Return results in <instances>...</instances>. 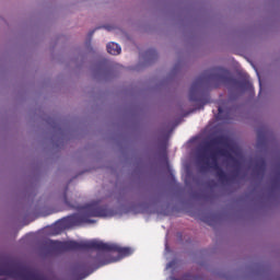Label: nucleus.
<instances>
[{
	"instance_id": "20e7f679",
	"label": "nucleus",
	"mask_w": 280,
	"mask_h": 280,
	"mask_svg": "<svg viewBox=\"0 0 280 280\" xmlns=\"http://www.w3.org/2000/svg\"><path fill=\"white\" fill-rule=\"evenodd\" d=\"M107 51L112 56H119L121 54V47L117 43H109L107 44Z\"/></svg>"
},
{
	"instance_id": "f257e3e1",
	"label": "nucleus",
	"mask_w": 280,
	"mask_h": 280,
	"mask_svg": "<svg viewBox=\"0 0 280 280\" xmlns=\"http://www.w3.org/2000/svg\"><path fill=\"white\" fill-rule=\"evenodd\" d=\"M61 248H63V250H80L84 248H94L95 250H114L121 257H128V255H132V248L130 247H119L117 245L103 243L101 241H83L80 243L75 241H69L62 243Z\"/></svg>"
},
{
	"instance_id": "39448f33",
	"label": "nucleus",
	"mask_w": 280,
	"mask_h": 280,
	"mask_svg": "<svg viewBox=\"0 0 280 280\" xmlns=\"http://www.w3.org/2000/svg\"><path fill=\"white\" fill-rule=\"evenodd\" d=\"M112 261H119V258H113L112 260L104 262L103 266H105V264H112Z\"/></svg>"
},
{
	"instance_id": "f03ea898",
	"label": "nucleus",
	"mask_w": 280,
	"mask_h": 280,
	"mask_svg": "<svg viewBox=\"0 0 280 280\" xmlns=\"http://www.w3.org/2000/svg\"><path fill=\"white\" fill-rule=\"evenodd\" d=\"M213 145H218V150L212 154V159L215 160L218 156H225V159H240V148H237L228 138H219L214 140Z\"/></svg>"
},
{
	"instance_id": "9d476101",
	"label": "nucleus",
	"mask_w": 280,
	"mask_h": 280,
	"mask_svg": "<svg viewBox=\"0 0 280 280\" xmlns=\"http://www.w3.org/2000/svg\"><path fill=\"white\" fill-rule=\"evenodd\" d=\"M190 100H194V97H192V96H190Z\"/></svg>"
},
{
	"instance_id": "7ed1b4c3",
	"label": "nucleus",
	"mask_w": 280,
	"mask_h": 280,
	"mask_svg": "<svg viewBox=\"0 0 280 280\" xmlns=\"http://www.w3.org/2000/svg\"><path fill=\"white\" fill-rule=\"evenodd\" d=\"M89 215H92L93 218H110L113 213L104 208L97 207V205H91Z\"/></svg>"
},
{
	"instance_id": "0eeeda50",
	"label": "nucleus",
	"mask_w": 280,
	"mask_h": 280,
	"mask_svg": "<svg viewBox=\"0 0 280 280\" xmlns=\"http://www.w3.org/2000/svg\"><path fill=\"white\" fill-rule=\"evenodd\" d=\"M222 115V107H219V115H218V119H220V116Z\"/></svg>"
},
{
	"instance_id": "423d86ee",
	"label": "nucleus",
	"mask_w": 280,
	"mask_h": 280,
	"mask_svg": "<svg viewBox=\"0 0 280 280\" xmlns=\"http://www.w3.org/2000/svg\"><path fill=\"white\" fill-rule=\"evenodd\" d=\"M172 266H174V262H170L166 265V270H168V268H172Z\"/></svg>"
},
{
	"instance_id": "6e6552de",
	"label": "nucleus",
	"mask_w": 280,
	"mask_h": 280,
	"mask_svg": "<svg viewBox=\"0 0 280 280\" xmlns=\"http://www.w3.org/2000/svg\"><path fill=\"white\" fill-rule=\"evenodd\" d=\"M194 91H196V84H194L190 89V93H194Z\"/></svg>"
},
{
	"instance_id": "1a4fd4ad",
	"label": "nucleus",
	"mask_w": 280,
	"mask_h": 280,
	"mask_svg": "<svg viewBox=\"0 0 280 280\" xmlns=\"http://www.w3.org/2000/svg\"><path fill=\"white\" fill-rule=\"evenodd\" d=\"M88 222H89L90 224H93V222H95V221H91V220H89Z\"/></svg>"
}]
</instances>
